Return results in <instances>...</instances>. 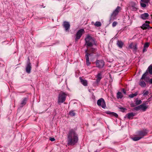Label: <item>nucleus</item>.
I'll use <instances>...</instances> for the list:
<instances>
[{
	"instance_id": "42",
	"label": "nucleus",
	"mask_w": 152,
	"mask_h": 152,
	"mask_svg": "<svg viewBox=\"0 0 152 152\" xmlns=\"http://www.w3.org/2000/svg\"><path fill=\"white\" fill-rule=\"evenodd\" d=\"M123 91L124 94H125L126 93V91L124 89H123Z\"/></svg>"
},
{
	"instance_id": "29",
	"label": "nucleus",
	"mask_w": 152,
	"mask_h": 152,
	"mask_svg": "<svg viewBox=\"0 0 152 152\" xmlns=\"http://www.w3.org/2000/svg\"><path fill=\"white\" fill-rule=\"evenodd\" d=\"M137 94V93H135L134 94H130L129 96V97L130 98H133L134 97V96H136Z\"/></svg>"
},
{
	"instance_id": "9",
	"label": "nucleus",
	"mask_w": 152,
	"mask_h": 152,
	"mask_svg": "<svg viewBox=\"0 0 152 152\" xmlns=\"http://www.w3.org/2000/svg\"><path fill=\"white\" fill-rule=\"evenodd\" d=\"M146 102L145 103H143L142 104L140 105V109L143 111H145L148 107V106L147 105L148 103Z\"/></svg>"
},
{
	"instance_id": "39",
	"label": "nucleus",
	"mask_w": 152,
	"mask_h": 152,
	"mask_svg": "<svg viewBox=\"0 0 152 152\" xmlns=\"http://www.w3.org/2000/svg\"><path fill=\"white\" fill-rule=\"evenodd\" d=\"M120 109L121 110H122V111H123L126 110V109L125 108H123V107H121V108H120Z\"/></svg>"
},
{
	"instance_id": "8",
	"label": "nucleus",
	"mask_w": 152,
	"mask_h": 152,
	"mask_svg": "<svg viewBox=\"0 0 152 152\" xmlns=\"http://www.w3.org/2000/svg\"><path fill=\"white\" fill-rule=\"evenodd\" d=\"M85 32L84 30L83 29H81L79 30L77 33L76 35V37L75 38V40L77 41L81 37L82 35Z\"/></svg>"
},
{
	"instance_id": "28",
	"label": "nucleus",
	"mask_w": 152,
	"mask_h": 152,
	"mask_svg": "<svg viewBox=\"0 0 152 152\" xmlns=\"http://www.w3.org/2000/svg\"><path fill=\"white\" fill-rule=\"evenodd\" d=\"M131 9L133 10H136L137 9L136 5L134 4V5L132 6L131 7Z\"/></svg>"
},
{
	"instance_id": "16",
	"label": "nucleus",
	"mask_w": 152,
	"mask_h": 152,
	"mask_svg": "<svg viewBox=\"0 0 152 152\" xmlns=\"http://www.w3.org/2000/svg\"><path fill=\"white\" fill-rule=\"evenodd\" d=\"M148 16L149 15L148 13H145L141 15L140 17L143 19L145 20L147 18Z\"/></svg>"
},
{
	"instance_id": "13",
	"label": "nucleus",
	"mask_w": 152,
	"mask_h": 152,
	"mask_svg": "<svg viewBox=\"0 0 152 152\" xmlns=\"http://www.w3.org/2000/svg\"><path fill=\"white\" fill-rule=\"evenodd\" d=\"M120 10V8L119 7H118L113 12L112 15V17H115L116 15H117L119 11Z\"/></svg>"
},
{
	"instance_id": "43",
	"label": "nucleus",
	"mask_w": 152,
	"mask_h": 152,
	"mask_svg": "<svg viewBox=\"0 0 152 152\" xmlns=\"http://www.w3.org/2000/svg\"><path fill=\"white\" fill-rule=\"evenodd\" d=\"M94 23V22H92V23Z\"/></svg>"
},
{
	"instance_id": "41",
	"label": "nucleus",
	"mask_w": 152,
	"mask_h": 152,
	"mask_svg": "<svg viewBox=\"0 0 152 152\" xmlns=\"http://www.w3.org/2000/svg\"><path fill=\"white\" fill-rule=\"evenodd\" d=\"M131 107H134L135 106V105H134V104L133 103L131 104Z\"/></svg>"
},
{
	"instance_id": "23",
	"label": "nucleus",
	"mask_w": 152,
	"mask_h": 152,
	"mask_svg": "<svg viewBox=\"0 0 152 152\" xmlns=\"http://www.w3.org/2000/svg\"><path fill=\"white\" fill-rule=\"evenodd\" d=\"M26 101L27 99L26 98H24L23 99L21 102V104L22 106H23L26 104Z\"/></svg>"
},
{
	"instance_id": "2",
	"label": "nucleus",
	"mask_w": 152,
	"mask_h": 152,
	"mask_svg": "<svg viewBox=\"0 0 152 152\" xmlns=\"http://www.w3.org/2000/svg\"><path fill=\"white\" fill-rule=\"evenodd\" d=\"M147 133L148 131L146 130L139 131L137 132V135L133 137L132 139L134 141L138 140L145 136Z\"/></svg>"
},
{
	"instance_id": "14",
	"label": "nucleus",
	"mask_w": 152,
	"mask_h": 152,
	"mask_svg": "<svg viewBox=\"0 0 152 152\" xmlns=\"http://www.w3.org/2000/svg\"><path fill=\"white\" fill-rule=\"evenodd\" d=\"M63 26L66 31H67L70 27L69 24L68 22H64Z\"/></svg>"
},
{
	"instance_id": "12",
	"label": "nucleus",
	"mask_w": 152,
	"mask_h": 152,
	"mask_svg": "<svg viewBox=\"0 0 152 152\" xmlns=\"http://www.w3.org/2000/svg\"><path fill=\"white\" fill-rule=\"evenodd\" d=\"M129 47L132 49L134 51H136L137 49V46L136 44L133 43L130 44Z\"/></svg>"
},
{
	"instance_id": "10",
	"label": "nucleus",
	"mask_w": 152,
	"mask_h": 152,
	"mask_svg": "<svg viewBox=\"0 0 152 152\" xmlns=\"http://www.w3.org/2000/svg\"><path fill=\"white\" fill-rule=\"evenodd\" d=\"M88 50L87 49L86 50L85 52L86 53V55L85 56V57L86 59V64L87 65H89L90 64V63L89 62V58L88 57V55H90L91 54L88 53Z\"/></svg>"
},
{
	"instance_id": "5",
	"label": "nucleus",
	"mask_w": 152,
	"mask_h": 152,
	"mask_svg": "<svg viewBox=\"0 0 152 152\" xmlns=\"http://www.w3.org/2000/svg\"><path fill=\"white\" fill-rule=\"evenodd\" d=\"M97 104L99 106H101L102 108L104 109L106 107L105 102L104 99L101 98L97 101Z\"/></svg>"
},
{
	"instance_id": "19",
	"label": "nucleus",
	"mask_w": 152,
	"mask_h": 152,
	"mask_svg": "<svg viewBox=\"0 0 152 152\" xmlns=\"http://www.w3.org/2000/svg\"><path fill=\"white\" fill-rule=\"evenodd\" d=\"M81 82L84 86H86L87 84V82L86 80L82 79L81 77H80Z\"/></svg>"
},
{
	"instance_id": "33",
	"label": "nucleus",
	"mask_w": 152,
	"mask_h": 152,
	"mask_svg": "<svg viewBox=\"0 0 152 152\" xmlns=\"http://www.w3.org/2000/svg\"><path fill=\"white\" fill-rule=\"evenodd\" d=\"M150 0H141V1L148 4Z\"/></svg>"
},
{
	"instance_id": "6",
	"label": "nucleus",
	"mask_w": 152,
	"mask_h": 152,
	"mask_svg": "<svg viewBox=\"0 0 152 152\" xmlns=\"http://www.w3.org/2000/svg\"><path fill=\"white\" fill-rule=\"evenodd\" d=\"M105 63L102 60H97L96 61V66L99 68H102L104 65Z\"/></svg>"
},
{
	"instance_id": "20",
	"label": "nucleus",
	"mask_w": 152,
	"mask_h": 152,
	"mask_svg": "<svg viewBox=\"0 0 152 152\" xmlns=\"http://www.w3.org/2000/svg\"><path fill=\"white\" fill-rule=\"evenodd\" d=\"M134 102L137 105H138L141 104L142 102L141 100H139L138 98H137L135 99Z\"/></svg>"
},
{
	"instance_id": "24",
	"label": "nucleus",
	"mask_w": 152,
	"mask_h": 152,
	"mask_svg": "<svg viewBox=\"0 0 152 152\" xmlns=\"http://www.w3.org/2000/svg\"><path fill=\"white\" fill-rule=\"evenodd\" d=\"M128 118H131L133 117L134 116V114L133 113H129L127 114V115Z\"/></svg>"
},
{
	"instance_id": "3",
	"label": "nucleus",
	"mask_w": 152,
	"mask_h": 152,
	"mask_svg": "<svg viewBox=\"0 0 152 152\" xmlns=\"http://www.w3.org/2000/svg\"><path fill=\"white\" fill-rule=\"evenodd\" d=\"M86 41L85 45H87V48L89 47H91L94 45L95 43L94 39L89 35H87L85 39Z\"/></svg>"
},
{
	"instance_id": "40",
	"label": "nucleus",
	"mask_w": 152,
	"mask_h": 152,
	"mask_svg": "<svg viewBox=\"0 0 152 152\" xmlns=\"http://www.w3.org/2000/svg\"><path fill=\"white\" fill-rule=\"evenodd\" d=\"M149 82L151 83L152 84V79H150L149 80Z\"/></svg>"
},
{
	"instance_id": "32",
	"label": "nucleus",
	"mask_w": 152,
	"mask_h": 152,
	"mask_svg": "<svg viewBox=\"0 0 152 152\" xmlns=\"http://www.w3.org/2000/svg\"><path fill=\"white\" fill-rule=\"evenodd\" d=\"M96 51V50L93 48H92L91 49L90 51H89V53L91 52L92 53H94Z\"/></svg>"
},
{
	"instance_id": "22",
	"label": "nucleus",
	"mask_w": 152,
	"mask_h": 152,
	"mask_svg": "<svg viewBox=\"0 0 152 152\" xmlns=\"http://www.w3.org/2000/svg\"><path fill=\"white\" fill-rule=\"evenodd\" d=\"M117 45L119 47L121 48L123 45V43L121 41H118L117 42Z\"/></svg>"
},
{
	"instance_id": "4",
	"label": "nucleus",
	"mask_w": 152,
	"mask_h": 152,
	"mask_svg": "<svg viewBox=\"0 0 152 152\" xmlns=\"http://www.w3.org/2000/svg\"><path fill=\"white\" fill-rule=\"evenodd\" d=\"M67 95L63 92H61L59 94L58 97V103H62L64 102L66 99Z\"/></svg>"
},
{
	"instance_id": "27",
	"label": "nucleus",
	"mask_w": 152,
	"mask_h": 152,
	"mask_svg": "<svg viewBox=\"0 0 152 152\" xmlns=\"http://www.w3.org/2000/svg\"><path fill=\"white\" fill-rule=\"evenodd\" d=\"M148 69L150 74L152 75V66H150L148 68Z\"/></svg>"
},
{
	"instance_id": "36",
	"label": "nucleus",
	"mask_w": 152,
	"mask_h": 152,
	"mask_svg": "<svg viewBox=\"0 0 152 152\" xmlns=\"http://www.w3.org/2000/svg\"><path fill=\"white\" fill-rule=\"evenodd\" d=\"M49 140L51 141H54L55 140V139L52 137H49Z\"/></svg>"
},
{
	"instance_id": "30",
	"label": "nucleus",
	"mask_w": 152,
	"mask_h": 152,
	"mask_svg": "<svg viewBox=\"0 0 152 152\" xmlns=\"http://www.w3.org/2000/svg\"><path fill=\"white\" fill-rule=\"evenodd\" d=\"M69 114L71 116H74L75 115V113L73 111H71L69 113Z\"/></svg>"
},
{
	"instance_id": "17",
	"label": "nucleus",
	"mask_w": 152,
	"mask_h": 152,
	"mask_svg": "<svg viewBox=\"0 0 152 152\" xmlns=\"http://www.w3.org/2000/svg\"><path fill=\"white\" fill-rule=\"evenodd\" d=\"M141 28L143 29H145L148 28L149 29V28H152L149 26L148 23H144L141 26Z\"/></svg>"
},
{
	"instance_id": "26",
	"label": "nucleus",
	"mask_w": 152,
	"mask_h": 152,
	"mask_svg": "<svg viewBox=\"0 0 152 152\" xmlns=\"http://www.w3.org/2000/svg\"><path fill=\"white\" fill-rule=\"evenodd\" d=\"M140 3L141 7H145L148 4H145V3L141 1L140 2Z\"/></svg>"
},
{
	"instance_id": "15",
	"label": "nucleus",
	"mask_w": 152,
	"mask_h": 152,
	"mask_svg": "<svg viewBox=\"0 0 152 152\" xmlns=\"http://www.w3.org/2000/svg\"><path fill=\"white\" fill-rule=\"evenodd\" d=\"M106 113L110 115L111 116H113L116 118H118V115L115 113L112 112L110 111H107L106 112Z\"/></svg>"
},
{
	"instance_id": "35",
	"label": "nucleus",
	"mask_w": 152,
	"mask_h": 152,
	"mask_svg": "<svg viewBox=\"0 0 152 152\" xmlns=\"http://www.w3.org/2000/svg\"><path fill=\"white\" fill-rule=\"evenodd\" d=\"M134 110H140V105L134 108Z\"/></svg>"
},
{
	"instance_id": "37",
	"label": "nucleus",
	"mask_w": 152,
	"mask_h": 152,
	"mask_svg": "<svg viewBox=\"0 0 152 152\" xmlns=\"http://www.w3.org/2000/svg\"><path fill=\"white\" fill-rule=\"evenodd\" d=\"M117 24V22H115V21L112 24V26L113 27H115V26H116Z\"/></svg>"
},
{
	"instance_id": "25",
	"label": "nucleus",
	"mask_w": 152,
	"mask_h": 152,
	"mask_svg": "<svg viewBox=\"0 0 152 152\" xmlns=\"http://www.w3.org/2000/svg\"><path fill=\"white\" fill-rule=\"evenodd\" d=\"M94 25L96 27H99L101 26V23L100 22L97 21L94 24Z\"/></svg>"
},
{
	"instance_id": "34",
	"label": "nucleus",
	"mask_w": 152,
	"mask_h": 152,
	"mask_svg": "<svg viewBox=\"0 0 152 152\" xmlns=\"http://www.w3.org/2000/svg\"><path fill=\"white\" fill-rule=\"evenodd\" d=\"M149 46V44L147 42V43H146L144 44V47L145 48H147Z\"/></svg>"
},
{
	"instance_id": "21",
	"label": "nucleus",
	"mask_w": 152,
	"mask_h": 152,
	"mask_svg": "<svg viewBox=\"0 0 152 152\" xmlns=\"http://www.w3.org/2000/svg\"><path fill=\"white\" fill-rule=\"evenodd\" d=\"M123 95L122 93L120 92H118L117 94V97L118 99H121L122 98Z\"/></svg>"
},
{
	"instance_id": "38",
	"label": "nucleus",
	"mask_w": 152,
	"mask_h": 152,
	"mask_svg": "<svg viewBox=\"0 0 152 152\" xmlns=\"http://www.w3.org/2000/svg\"><path fill=\"white\" fill-rule=\"evenodd\" d=\"M146 48H145L144 47V48H143V52H145L146 51V50H147Z\"/></svg>"
},
{
	"instance_id": "31",
	"label": "nucleus",
	"mask_w": 152,
	"mask_h": 152,
	"mask_svg": "<svg viewBox=\"0 0 152 152\" xmlns=\"http://www.w3.org/2000/svg\"><path fill=\"white\" fill-rule=\"evenodd\" d=\"M148 91L145 90L144 91L143 93V94L144 96L147 95L148 94Z\"/></svg>"
},
{
	"instance_id": "7",
	"label": "nucleus",
	"mask_w": 152,
	"mask_h": 152,
	"mask_svg": "<svg viewBox=\"0 0 152 152\" xmlns=\"http://www.w3.org/2000/svg\"><path fill=\"white\" fill-rule=\"evenodd\" d=\"M147 72H145L144 74H143L140 79L139 83V84L142 87H144L146 86V85L144 81L142 80L144 79L145 80V76L147 75Z\"/></svg>"
},
{
	"instance_id": "11",
	"label": "nucleus",
	"mask_w": 152,
	"mask_h": 152,
	"mask_svg": "<svg viewBox=\"0 0 152 152\" xmlns=\"http://www.w3.org/2000/svg\"><path fill=\"white\" fill-rule=\"evenodd\" d=\"M31 64L30 62H28L26 66V72L28 73H29L31 72Z\"/></svg>"
},
{
	"instance_id": "1",
	"label": "nucleus",
	"mask_w": 152,
	"mask_h": 152,
	"mask_svg": "<svg viewBox=\"0 0 152 152\" xmlns=\"http://www.w3.org/2000/svg\"><path fill=\"white\" fill-rule=\"evenodd\" d=\"M78 140L77 135L72 129L70 130L67 134V143L68 145H74Z\"/></svg>"
},
{
	"instance_id": "18",
	"label": "nucleus",
	"mask_w": 152,
	"mask_h": 152,
	"mask_svg": "<svg viewBox=\"0 0 152 152\" xmlns=\"http://www.w3.org/2000/svg\"><path fill=\"white\" fill-rule=\"evenodd\" d=\"M102 74L101 73H99L97 75V79H96V81L97 82H99L100 81V80L102 78Z\"/></svg>"
}]
</instances>
